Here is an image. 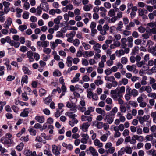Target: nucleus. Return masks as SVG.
<instances>
[{
	"instance_id": "f257e3e1",
	"label": "nucleus",
	"mask_w": 156,
	"mask_h": 156,
	"mask_svg": "<svg viewBox=\"0 0 156 156\" xmlns=\"http://www.w3.org/2000/svg\"><path fill=\"white\" fill-rule=\"evenodd\" d=\"M125 91V88L123 86L117 87L115 90H111L110 94L112 95H116L117 97H122Z\"/></svg>"
},
{
	"instance_id": "f03ea898",
	"label": "nucleus",
	"mask_w": 156,
	"mask_h": 156,
	"mask_svg": "<svg viewBox=\"0 0 156 156\" xmlns=\"http://www.w3.org/2000/svg\"><path fill=\"white\" fill-rule=\"evenodd\" d=\"M52 152L55 156H60L61 150L60 146L53 144L52 145Z\"/></svg>"
},
{
	"instance_id": "7ed1b4c3",
	"label": "nucleus",
	"mask_w": 156,
	"mask_h": 156,
	"mask_svg": "<svg viewBox=\"0 0 156 156\" xmlns=\"http://www.w3.org/2000/svg\"><path fill=\"white\" fill-rule=\"evenodd\" d=\"M0 142L7 147H10L12 143V141L11 139H9L4 136L1 139Z\"/></svg>"
},
{
	"instance_id": "20e7f679",
	"label": "nucleus",
	"mask_w": 156,
	"mask_h": 156,
	"mask_svg": "<svg viewBox=\"0 0 156 156\" xmlns=\"http://www.w3.org/2000/svg\"><path fill=\"white\" fill-rule=\"evenodd\" d=\"M66 106L67 108H71L70 109L74 112H77V107L75 104L73 103L67 101L66 104Z\"/></svg>"
},
{
	"instance_id": "39448f33",
	"label": "nucleus",
	"mask_w": 156,
	"mask_h": 156,
	"mask_svg": "<svg viewBox=\"0 0 156 156\" xmlns=\"http://www.w3.org/2000/svg\"><path fill=\"white\" fill-rule=\"evenodd\" d=\"M90 123L88 122H84L80 126V129L82 131L86 132L90 126Z\"/></svg>"
},
{
	"instance_id": "423d86ee",
	"label": "nucleus",
	"mask_w": 156,
	"mask_h": 156,
	"mask_svg": "<svg viewBox=\"0 0 156 156\" xmlns=\"http://www.w3.org/2000/svg\"><path fill=\"white\" fill-rule=\"evenodd\" d=\"M37 44L39 47H42L45 48L49 45V42L47 41H39L37 42Z\"/></svg>"
},
{
	"instance_id": "0eeeda50",
	"label": "nucleus",
	"mask_w": 156,
	"mask_h": 156,
	"mask_svg": "<svg viewBox=\"0 0 156 156\" xmlns=\"http://www.w3.org/2000/svg\"><path fill=\"white\" fill-rule=\"evenodd\" d=\"M81 136L82 138L80 140L81 142L83 144L87 143L89 139V136L87 134L82 133Z\"/></svg>"
},
{
	"instance_id": "6e6552de",
	"label": "nucleus",
	"mask_w": 156,
	"mask_h": 156,
	"mask_svg": "<svg viewBox=\"0 0 156 156\" xmlns=\"http://www.w3.org/2000/svg\"><path fill=\"white\" fill-rule=\"evenodd\" d=\"M126 68L129 71L133 72L134 73L135 71H136V72H138V70H136V66L135 64H133L131 65H128L126 66Z\"/></svg>"
},
{
	"instance_id": "1a4fd4ad",
	"label": "nucleus",
	"mask_w": 156,
	"mask_h": 156,
	"mask_svg": "<svg viewBox=\"0 0 156 156\" xmlns=\"http://www.w3.org/2000/svg\"><path fill=\"white\" fill-rule=\"evenodd\" d=\"M91 154L92 156H99V154L96 150L92 146L89 147L88 150Z\"/></svg>"
},
{
	"instance_id": "9d476101",
	"label": "nucleus",
	"mask_w": 156,
	"mask_h": 156,
	"mask_svg": "<svg viewBox=\"0 0 156 156\" xmlns=\"http://www.w3.org/2000/svg\"><path fill=\"white\" fill-rule=\"evenodd\" d=\"M74 113L71 109H70L65 113V115L66 116H68L70 118L73 119L77 116V115Z\"/></svg>"
},
{
	"instance_id": "9b49d317",
	"label": "nucleus",
	"mask_w": 156,
	"mask_h": 156,
	"mask_svg": "<svg viewBox=\"0 0 156 156\" xmlns=\"http://www.w3.org/2000/svg\"><path fill=\"white\" fill-rule=\"evenodd\" d=\"M105 121H106V122L108 124H111L114 121L113 117H111L110 115H106L105 117L104 118Z\"/></svg>"
},
{
	"instance_id": "f8f14e48",
	"label": "nucleus",
	"mask_w": 156,
	"mask_h": 156,
	"mask_svg": "<svg viewBox=\"0 0 156 156\" xmlns=\"http://www.w3.org/2000/svg\"><path fill=\"white\" fill-rule=\"evenodd\" d=\"M94 54L93 51H84L83 52V56L85 58L90 57L93 56Z\"/></svg>"
},
{
	"instance_id": "ddd939ff",
	"label": "nucleus",
	"mask_w": 156,
	"mask_h": 156,
	"mask_svg": "<svg viewBox=\"0 0 156 156\" xmlns=\"http://www.w3.org/2000/svg\"><path fill=\"white\" fill-rule=\"evenodd\" d=\"M111 97L114 101H117L119 104L122 105L123 104L124 101L121 98L122 97H117L116 95H112Z\"/></svg>"
},
{
	"instance_id": "4468645a",
	"label": "nucleus",
	"mask_w": 156,
	"mask_h": 156,
	"mask_svg": "<svg viewBox=\"0 0 156 156\" xmlns=\"http://www.w3.org/2000/svg\"><path fill=\"white\" fill-rule=\"evenodd\" d=\"M101 47L102 46L100 44L97 43L94 45H93V48L94 51H95V52H97L98 53V52H101V51L100 49L101 48Z\"/></svg>"
},
{
	"instance_id": "2eb2a0df",
	"label": "nucleus",
	"mask_w": 156,
	"mask_h": 156,
	"mask_svg": "<svg viewBox=\"0 0 156 156\" xmlns=\"http://www.w3.org/2000/svg\"><path fill=\"white\" fill-rule=\"evenodd\" d=\"M35 119L38 122L42 123H44L45 121V118L43 116L37 115L35 116Z\"/></svg>"
},
{
	"instance_id": "dca6fc26",
	"label": "nucleus",
	"mask_w": 156,
	"mask_h": 156,
	"mask_svg": "<svg viewBox=\"0 0 156 156\" xmlns=\"http://www.w3.org/2000/svg\"><path fill=\"white\" fill-rule=\"evenodd\" d=\"M24 154L26 156H36V152L35 151L32 152L29 150H27L24 152Z\"/></svg>"
},
{
	"instance_id": "f3484780",
	"label": "nucleus",
	"mask_w": 156,
	"mask_h": 156,
	"mask_svg": "<svg viewBox=\"0 0 156 156\" xmlns=\"http://www.w3.org/2000/svg\"><path fill=\"white\" fill-rule=\"evenodd\" d=\"M146 32L150 34H156V28L153 27L150 29L148 27H147L146 29Z\"/></svg>"
},
{
	"instance_id": "a211bd4d",
	"label": "nucleus",
	"mask_w": 156,
	"mask_h": 156,
	"mask_svg": "<svg viewBox=\"0 0 156 156\" xmlns=\"http://www.w3.org/2000/svg\"><path fill=\"white\" fill-rule=\"evenodd\" d=\"M79 85L77 84L75 86L73 85H70V90L72 92H75L79 90H81V89L80 88Z\"/></svg>"
},
{
	"instance_id": "6ab92c4d",
	"label": "nucleus",
	"mask_w": 156,
	"mask_h": 156,
	"mask_svg": "<svg viewBox=\"0 0 156 156\" xmlns=\"http://www.w3.org/2000/svg\"><path fill=\"white\" fill-rule=\"evenodd\" d=\"M94 83L97 86L101 85L103 83V82L101 80V77L98 76L97 77V79L94 82Z\"/></svg>"
},
{
	"instance_id": "aec40b11",
	"label": "nucleus",
	"mask_w": 156,
	"mask_h": 156,
	"mask_svg": "<svg viewBox=\"0 0 156 156\" xmlns=\"http://www.w3.org/2000/svg\"><path fill=\"white\" fill-rule=\"evenodd\" d=\"M94 124L95 126L98 129H101L104 126V123L102 122L101 121H95Z\"/></svg>"
},
{
	"instance_id": "412c9836",
	"label": "nucleus",
	"mask_w": 156,
	"mask_h": 156,
	"mask_svg": "<svg viewBox=\"0 0 156 156\" xmlns=\"http://www.w3.org/2000/svg\"><path fill=\"white\" fill-rule=\"evenodd\" d=\"M94 145L98 147L99 148H101L103 146V143L101 142L98 139H95L94 141Z\"/></svg>"
},
{
	"instance_id": "4be33fe9",
	"label": "nucleus",
	"mask_w": 156,
	"mask_h": 156,
	"mask_svg": "<svg viewBox=\"0 0 156 156\" xmlns=\"http://www.w3.org/2000/svg\"><path fill=\"white\" fill-rule=\"evenodd\" d=\"M80 75V73H77L76 74L75 77L71 80V82L73 83L78 82L79 80V77Z\"/></svg>"
},
{
	"instance_id": "5701e85b",
	"label": "nucleus",
	"mask_w": 156,
	"mask_h": 156,
	"mask_svg": "<svg viewBox=\"0 0 156 156\" xmlns=\"http://www.w3.org/2000/svg\"><path fill=\"white\" fill-rule=\"evenodd\" d=\"M36 12L35 15L36 16H40L42 12V9L41 8V4H40L39 6L37 7L36 9Z\"/></svg>"
},
{
	"instance_id": "b1692460",
	"label": "nucleus",
	"mask_w": 156,
	"mask_h": 156,
	"mask_svg": "<svg viewBox=\"0 0 156 156\" xmlns=\"http://www.w3.org/2000/svg\"><path fill=\"white\" fill-rule=\"evenodd\" d=\"M147 13V11L145 9H140L138 10V15L139 16H144V14Z\"/></svg>"
},
{
	"instance_id": "393cba45",
	"label": "nucleus",
	"mask_w": 156,
	"mask_h": 156,
	"mask_svg": "<svg viewBox=\"0 0 156 156\" xmlns=\"http://www.w3.org/2000/svg\"><path fill=\"white\" fill-rule=\"evenodd\" d=\"M92 7V5L91 4H89L88 5H84L83 7V9L85 11L88 12L91 10Z\"/></svg>"
},
{
	"instance_id": "a878e982",
	"label": "nucleus",
	"mask_w": 156,
	"mask_h": 156,
	"mask_svg": "<svg viewBox=\"0 0 156 156\" xmlns=\"http://www.w3.org/2000/svg\"><path fill=\"white\" fill-rule=\"evenodd\" d=\"M73 60V58L72 57L70 56L67 57L66 63L67 66L70 67L72 66Z\"/></svg>"
},
{
	"instance_id": "bb28decb",
	"label": "nucleus",
	"mask_w": 156,
	"mask_h": 156,
	"mask_svg": "<svg viewBox=\"0 0 156 156\" xmlns=\"http://www.w3.org/2000/svg\"><path fill=\"white\" fill-rule=\"evenodd\" d=\"M22 70L25 74H27L29 75L31 74L32 73L29 70L28 68L25 66H23Z\"/></svg>"
},
{
	"instance_id": "cd10ccee",
	"label": "nucleus",
	"mask_w": 156,
	"mask_h": 156,
	"mask_svg": "<svg viewBox=\"0 0 156 156\" xmlns=\"http://www.w3.org/2000/svg\"><path fill=\"white\" fill-rule=\"evenodd\" d=\"M96 112L101 114V115L104 116L106 114V112L104 110L100 108H96Z\"/></svg>"
},
{
	"instance_id": "c85d7f7f",
	"label": "nucleus",
	"mask_w": 156,
	"mask_h": 156,
	"mask_svg": "<svg viewBox=\"0 0 156 156\" xmlns=\"http://www.w3.org/2000/svg\"><path fill=\"white\" fill-rule=\"evenodd\" d=\"M41 4V8L42 10L46 12H47L49 10V7L48 4L45 3L44 4Z\"/></svg>"
},
{
	"instance_id": "c756f323",
	"label": "nucleus",
	"mask_w": 156,
	"mask_h": 156,
	"mask_svg": "<svg viewBox=\"0 0 156 156\" xmlns=\"http://www.w3.org/2000/svg\"><path fill=\"white\" fill-rule=\"evenodd\" d=\"M127 41H128L127 45L129 47H132L133 46V38L132 37L130 36L127 37Z\"/></svg>"
},
{
	"instance_id": "7c9ffc66",
	"label": "nucleus",
	"mask_w": 156,
	"mask_h": 156,
	"mask_svg": "<svg viewBox=\"0 0 156 156\" xmlns=\"http://www.w3.org/2000/svg\"><path fill=\"white\" fill-rule=\"evenodd\" d=\"M147 153L148 155L156 156V150L153 149H151L147 151Z\"/></svg>"
},
{
	"instance_id": "2f4dec72",
	"label": "nucleus",
	"mask_w": 156,
	"mask_h": 156,
	"mask_svg": "<svg viewBox=\"0 0 156 156\" xmlns=\"http://www.w3.org/2000/svg\"><path fill=\"white\" fill-rule=\"evenodd\" d=\"M28 76L27 75H24L22 77L21 80V84L22 86L25 83L27 84L28 82Z\"/></svg>"
},
{
	"instance_id": "473e14b6",
	"label": "nucleus",
	"mask_w": 156,
	"mask_h": 156,
	"mask_svg": "<svg viewBox=\"0 0 156 156\" xmlns=\"http://www.w3.org/2000/svg\"><path fill=\"white\" fill-rule=\"evenodd\" d=\"M78 122V121L77 119L74 118L73 119H72L71 120L69 121V124L72 127H73L75 124H77Z\"/></svg>"
},
{
	"instance_id": "72a5a7b5",
	"label": "nucleus",
	"mask_w": 156,
	"mask_h": 156,
	"mask_svg": "<svg viewBox=\"0 0 156 156\" xmlns=\"http://www.w3.org/2000/svg\"><path fill=\"white\" fill-rule=\"evenodd\" d=\"M12 42L10 45L16 48H18L20 46V43L18 41L13 40Z\"/></svg>"
},
{
	"instance_id": "f704fd0d",
	"label": "nucleus",
	"mask_w": 156,
	"mask_h": 156,
	"mask_svg": "<svg viewBox=\"0 0 156 156\" xmlns=\"http://www.w3.org/2000/svg\"><path fill=\"white\" fill-rule=\"evenodd\" d=\"M62 146L70 151L72 150L73 148V147L72 144H67L65 142H63L62 143Z\"/></svg>"
},
{
	"instance_id": "c9c22d12",
	"label": "nucleus",
	"mask_w": 156,
	"mask_h": 156,
	"mask_svg": "<svg viewBox=\"0 0 156 156\" xmlns=\"http://www.w3.org/2000/svg\"><path fill=\"white\" fill-rule=\"evenodd\" d=\"M121 41L122 43L121 45L122 48H126L127 45L126 44L127 39L126 38H122L121 39Z\"/></svg>"
},
{
	"instance_id": "e433bc0d",
	"label": "nucleus",
	"mask_w": 156,
	"mask_h": 156,
	"mask_svg": "<svg viewBox=\"0 0 156 156\" xmlns=\"http://www.w3.org/2000/svg\"><path fill=\"white\" fill-rule=\"evenodd\" d=\"M115 54L117 57H120L121 56L124 55L125 51L123 50L122 49L119 50H117L115 51Z\"/></svg>"
},
{
	"instance_id": "4c0bfd02",
	"label": "nucleus",
	"mask_w": 156,
	"mask_h": 156,
	"mask_svg": "<svg viewBox=\"0 0 156 156\" xmlns=\"http://www.w3.org/2000/svg\"><path fill=\"white\" fill-rule=\"evenodd\" d=\"M24 92H26L28 93V95H31L33 94V92L31 89L27 86L24 87Z\"/></svg>"
},
{
	"instance_id": "58836bf2",
	"label": "nucleus",
	"mask_w": 156,
	"mask_h": 156,
	"mask_svg": "<svg viewBox=\"0 0 156 156\" xmlns=\"http://www.w3.org/2000/svg\"><path fill=\"white\" fill-rule=\"evenodd\" d=\"M130 94L131 96L136 97L138 95L139 92L137 90L135 89H133L131 90Z\"/></svg>"
},
{
	"instance_id": "ea45409f",
	"label": "nucleus",
	"mask_w": 156,
	"mask_h": 156,
	"mask_svg": "<svg viewBox=\"0 0 156 156\" xmlns=\"http://www.w3.org/2000/svg\"><path fill=\"white\" fill-rule=\"evenodd\" d=\"M43 100L44 101V103L47 105L48 104L52 101L51 98L49 96L47 97L43 98Z\"/></svg>"
},
{
	"instance_id": "a19ab883",
	"label": "nucleus",
	"mask_w": 156,
	"mask_h": 156,
	"mask_svg": "<svg viewBox=\"0 0 156 156\" xmlns=\"http://www.w3.org/2000/svg\"><path fill=\"white\" fill-rule=\"evenodd\" d=\"M62 19V16H59L55 18L54 20V23L56 24H58L60 23V20Z\"/></svg>"
},
{
	"instance_id": "79ce46f5",
	"label": "nucleus",
	"mask_w": 156,
	"mask_h": 156,
	"mask_svg": "<svg viewBox=\"0 0 156 156\" xmlns=\"http://www.w3.org/2000/svg\"><path fill=\"white\" fill-rule=\"evenodd\" d=\"M125 149V152L128 154H131L132 152V150L131 147L129 146H126L123 147Z\"/></svg>"
},
{
	"instance_id": "37998d69",
	"label": "nucleus",
	"mask_w": 156,
	"mask_h": 156,
	"mask_svg": "<svg viewBox=\"0 0 156 156\" xmlns=\"http://www.w3.org/2000/svg\"><path fill=\"white\" fill-rule=\"evenodd\" d=\"M76 32L74 31H71L70 33L66 34V36L67 38H73L75 35Z\"/></svg>"
},
{
	"instance_id": "c03bdc74",
	"label": "nucleus",
	"mask_w": 156,
	"mask_h": 156,
	"mask_svg": "<svg viewBox=\"0 0 156 156\" xmlns=\"http://www.w3.org/2000/svg\"><path fill=\"white\" fill-rule=\"evenodd\" d=\"M29 112L27 109H25L23 111L21 112L20 114V116L23 117H26L28 116Z\"/></svg>"
},
{
	"instance_id": "a18cd8bd",
	"label": "nucleus",
	"mask_w": 156,
	"mask_h": 156,
	"mask_svg": "<svg viewBox=\"0 0 156 156\" xmlns=\"http://www.w3.org/2000/svg\"><path fill=\"white\" fill-rule=\"evenodd\" d=\"M147 76H144L142 77V79L141 81V84L142 85H145L147 84Z\"/></svg>"
},
{
	"instance_id": "49530a36",
	"label": "nucleus",
	"mask_w": 156,
	"mask_h": 156,
	"mask_svg": "<svg viewBox=\"0 0 156 156\" xmlns=\"http://www.w3.org/2000/svg\"><path fill=\"white\" fill-rule=\"evenodd\" d=\"M82 45L85 50L90 49L91 47V46L87 43L83 42L82 43Z\"/></svg>"
},
{
	"instance_id": "de8ad7c7",
	"label": "nucleus",
	"mask_w": 156,
	"mask_h": 156,
	"mask_svg": "<svg viewBox=\"0 0 156 156\" xmlns=\"http://www.w3.org/2000/svg\"><path fill=\"white\" fill-rule=\"evenodd\" d=\"M53 76H60L62 75L61 72L58 69L55 70L53 73Z\"/></svg>"
},
{
	"instance_id": "09e8293b",
	"label": "nucleus",
	"mask_w": 156,
	"mask_h": 156,
	"mask_svg": "<svg viewBox=\"0 0 156 156\" xmlns=\"http://www.w3.org/2000/svg\"><path fill=\"white\" fill-rule=\"evenodd\" d=\"M22 98L23 100L25 101H27L29 99V98L27 96L26 92H24L22 94Z\"/></svg>"
},
{
	"instance_id": "8fccbe9b",
	"label": "nucleus",
	"mask_w": 156,
	"mask_h": 156,
	"mask_svg": "<svg viewBox=\"0 0 156 156\" xmlns=\"http://www.w3.org/2000/svg\"><path fill=\"white\" fill-rule=\"evenodd\" d=\"M108 16L110 17L115 16V10L114 9H111L108 12Z\"/></svg>"
},
{
	"instance_id": "3c124183",
	"label": "nucleus",
	"mask_w": 156,
	"mask_h": 156,
	"mask_svg": "<svg viewBox=\"0 0 156 156\" xmlns=\"http://www.w3.org/2000/svg\"><path fill=\"white\" fill-rule=\"evenodd\" d=\"M105 80L107 81L112 82L113 81L115 80V78L113 76H111L109 77L108 76H106L105 77Z\"/></svg>"
},
{
	"instance_id": "603ef678",
	"label": "nucleus",
	"mask_w": 156,
	"mask_h": 156,
	"mask_svg": "<svg viewBox=\"0 0 156 156\" xmlns=\"http://www.w3.org/2000/svg\"><path fill=\"white\" fill-rule=\"evenodd\" d=\"M118 111L117 108L115 107L113 108L112 110L110 112V115L111 116H114L115 115V113Z\"/></svg>"
},
{
	"instance_id": "864d4df0",
	"label": "nucleus",
	"mask_w": 156,
	"mask_h": 156,
	"mask_svg": "<svg viewBox=\"0 0 156 156\" xmlns=\"http://www.w3.org/2000/svg\"><path fill=\"white\" fill-rule=\"evenodd\" d=\"M20 140L23 142H27L29 140V135H27L26 136H22L20 138Z\"/></svg>"
},
{
	"instance_id": "5fc2aeb1",
	"label": "nucleus",
	"mask_w": 156,
	"mask_h": 156,
	"mask_svg": "<svg viewBox=\"0 0 156 156\" xmlns=\"http://www.w3.org/2000/svg\"><path fill=\"white\" fill-rule=\"evenodd\" d=\"M138 51L139 47L137 46H135L132 50L131 54L132 55H135L136 54L138 53Z\"/></svg>"
},
{
	"instance_id": "6e6d98bb",
	"label": "nucleus",
	"mask_w": 156,
	"mask_h": 156,
	"mask_svg": "<svg viewBox=\"0 0 156 156\" xmlns=\"http://www.w3.org/2000/svg\"><path fill=\"white\" fill-rule=\"evenodd\" d=\"M24 147V144L23 143H20L19 145H17L16 149L19 151H21Z\"/></svg>"
},
{
	"instance_id": "4d7b16f0",
	"label": "nucleus",
	"mask_w": 156,
	"mask_h": 156,
	"mask_svg": "<svg viewBox=\"0 0 156 156\" xmlns=\"http://www.w3.org/2000/svg\"><path fill=\"white\" fill-rule=\"evenodd\" d=\"M110 129L112 131H114L115 132L119 131V129L118 126H115L114 125H112L111 126Z\"/></svg>"
},
{
	"instance_id": "13d9d810",
	"label": "nucleus",
	"mask_w": 156,
	"mask_h": 156,
	"mask_svg": "<svg viewBox=\"0 0 156 156\" xmlns=\"http://www.w3.org/2000/svg\"><path fill=\"white\" fill-rule=\"evenodd\" d=\"M51 51V49L50 48H44L43 49V52L47 55H49Z\"/></svg>"
},
{
	"instance_id": "bf43d9fd",
	"label": "nucleus",
	"mask_w": 156,
	"mask_h": 156,
	"mask_svg": "<svg viewBox=\"0 0 156 156\" xmlns=\"http://www.w3.org/2000/svg\"><path fill=\"white\" fill-rule=\"evenodd\" d=\"M23 9L27 10L30 8V4L28 2H24L23 6Z\"/></svg>"
},
{
	"instance_id": "052dcab7",
	"label": "nucleus",
	"mask_w": 156,
	"mask_h": 156,
	"mask_svg": "<svg viewBox=\"0 0 156 156\" xmlns=\"http://www.w3.org/2000/svg\"><path fill=\"white\" fill-rule=\"evenodd\" d=\"M50 45L51 48L52 50H55V48L58 46V45L55 41L54 42H51L50 43Z\"/></svg>"
},
{
	"instance_id": "680f3d73",
	"label": "nucleus",
	"mask_w": 156,
	"mask_h": 156,
	"mask_svg": "<svg viewBox=\"0 0 156 156\" xmlns=\"http://www.w3.org/2000/svg\"><path fill=\"white\" fill-rule=\"evenodd\" d=\"M59 109L56 110V111L55 113V117L58 118L62 114L63 110H61V111Z\"/></svg>"
},
{
	"instance_id": "e2e57ef3",
	"label": "nucleus",
	"mask_w": 156,
	"mask_h": 156,
	"mask_svg": "<svg viewBox=\"0 0 156 156\" xmlns=\"http://www.w3.org/2000/svg\"><path fill=\"white\" fill-rule=\"evenodd\" d=\"M40 96L42 97L44 96L46 93V90L44 89L41 88L39 90Z\"/></svg>"
},
{
	"instance_id": "0e129e2a",
	"label": "nucleus",
	"mask_w": 156,
	"mask_h": 156,
	"mask_svg": "<svg viewBox=\"0 0 156 156\" xmlns=\"http://www.w3.org/2000/svg\"><path fill=\"white\" fill-rule=\"evenodd\" d=\"M137 140L136 135H134L132 137L130 140V143L131 144H134L136 143V140Z\"/></svg>"
},
{
	"instance_id": "69168bd1",
	"label": "nucleus",
	"mask_w": 156,
	"mask_h": 156,
	"mask_svg": "<svg viewBox=\"0 0 156 156\" xmlns=\"http://www.w3.org/2000/svg\"><path fill=\"white\" fill-rule=\"evenodd\" d=\"M145 61H143L138 62L136 63V66L138 68H141L144 65H145Z\"/></svg>"
},
{
	"instance_id": "338daca9",
	"label": "nucleus",
	"mask_w": 156,
	"mask_h": 156,
	"mask_svg": "<svg viewBox=\"0 0 156 156\" xmlns=\"http://www.w3.org/2000/svg\"><path fill=\"white\" fill-rule=\"evenodd\" d=\"M73 44L76 47H78L80 44V41L77 39L74 40L72 42Z\"/></svg>"
},
{
	"instance_id": "774afa93",
	"label": "nucleus",
	"mask_w": 156,
	"mask_h": 156,
	"mask_svg": "<svg viewBox=\"0 0 156 156\" xmlns=\"http://www.w3.org/2000/svg\"><path fill=\"white\" fill-rule=\"evenodd\" d=\"M29 131L30 134L33 136H35L36 135V130L32 128H30L29 129Z\"/></svg>"
}]
</instances>
